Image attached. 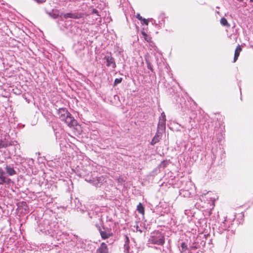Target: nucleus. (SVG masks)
<instances>
[{
	"label": "nucleus",
	"mask_w": 253,
	"mask_h": 253,
	"mask_svg": "<svg viewBox=\"0 0 253 253\" xmlns=\"http://www.w3.org/2000/svg\"><path fill=\"white\" fill-rule=\"evenodd\" d=\"M160 119H163V120H166V115H165V114L164 112H162L161 113V116L160 117Z\"/></svg>",
	"instance_id": "aec40b11"
},
{
	"label": "nucleus",
	"mask_w": 253,
	"mask_h": 253,
	"mask_svg": "<svg viewBox=\"0 0 253 253\" xmlns=\"http://www.w3.org/2000/svg\"><path fill=\"white\" fill-rule=\"evenodd\" d=\"M220 23L223 26L229 27L230 25L228 24L227 20L225 18H222L220 20Z\"/></svg>",
	"instance_id": "2eb2a0df"
},
{
	"label": "nucleus",
	"mask_w": 253,
	"mask_h": 253,
	"mask_svg": "<svg viewBox=\"0 0 253 253\" xmlns=\"http://www.w3.org/2000/svg\"><path fill=\"white\" fill-rule=\"evenodd\" d=\"M136 18H137L138 20H141H141H142V19H143V18L142 17V16H140V14H139V13H137V14H136Z\"/></svg>",
	"instance_id": "4be33fe9"
},
{
	"label": "nucleus",
	"mask_w": 253,
	"mask_h": 253,
	"mask_svg": "<svg viewBox=\"0 0 253 253\" xmlns=\"http://www.w3.org/2000/svg\"><path fill=\"white\" fill-rule=\"evenodd\" d=\"M122 81V78H121L116 79L114 81V85H116L117 84L121 83Z\"/></svg>",
	"instance_id": "a211bd4d"
},
{
	"label": "nucleus",
	"mask_w": 253,
	"mask_h": 253,
	"mask_svg": "<svg viewBox=\"0 0 253 253\" xmlns=\"http://www.w3.org/2000/svg\"><path fill=\"white\" fill-rule=\"evenodd\" d=\"M164 164H165V162H162V163H161V166H163V167H165V165H164Z\"/></svg>",
	"instance_id": "cd10ccee"
},
{
	"label": "nucleus",
	"mask_w": 253,
	"mask_h": 253,
	"mask_svg": "<svg viewBox=\"0 0 253 253\" xmlns=\"http://www.w3.org/2000/svg\"><path fill=\"white\" fill-rule=\"evenodd\" d=\"M5 147V144L0 140V148Z\"/></svg>",
	"instance_id": "b1692460"
},
{
	"label": "nucleus",
	"mask_w": 253,
	"mask_h": 253,
	"mask_svg": "<svg viewBox=\"0 0 253 253\" xmlns=\"http://www.w3.org/2000/svg\"><path fill=\"white\" fill-rule=\"evenodd\" d=\"M166 120L159 119L158 124L157 130L158 131L163 132L166 129Z\"/></svg>",
	"instance_id": "6e6552de"
},
{
	"label": "nucleus",
	"mask_w": 253,
	"mask_h": 253,
	"mask_svg": "<svg viewBox=\"0 0 253 253\" xmlns=\"http://www.w3.org/2000/svg\"><path fill=\"white\" fill-rule=\"evenodd\" d=\"M141 23L142 24H145L146 25H148V20L143 18L142 20H141Z\"/></svg>",
	"instance_id": "6ab92c4d"
},
{
	"label": "nucleus",
	"mask_w": 253,
	"mask_h": 253,
	"mask_svg": "<svg viewBox=\"0 0 253 253\" xmlns=\"http://www.w3.org/2000/svg\"><path fill=\"white\" fill-rule=\"evenodd\" d=\"M10 182L11 179L5 176L4 171L0 168V185H3L5 183L9 184Z\"/></svg>",
	"instance_id": "20e7f679"
},
{
	"label": "nucleus",
	"mask_w": 253,
	"mask_h": 253,
	"mask_svg": "<svg viewBox=\"0 0 253 253\" xmlns=\"http://www.w3.org/2000/svg\"><path fill=\"white\" fill-rule=\"evenodd\" d=\"M92 18L94 22H101L100 15H99L98 11L95 9H92L91 11Z\"/></svg>",
	"instance_id": "0eeeda50"
},
{
	"label": "nucleus",
	"mask_w": 253,
	"mask_h": 253,
	"mask_svg": "<svg viewBox=\"0 0 253 253\" xmlns=\"http://www.w3.org/2000/svg\"><path fill=\"white\" fill-rule=\"evenodd\" d=\"M141 33L144 36L145 40L149 42L150 41V37H149L144 31H142Z\"/></svg>",
	"instance_id": "f3484780"
},
{
	"label": "nucleus",
	"mask_w": 253,
	"mask_h": 253,
	"mask_svg": "<svg viewBox=\"0 0 253 253\" xmlns=\"http://www.w3.org/2000/svg\"><path fill=\"white\" fill-rule=\"evenodd\" d=\"M126 243L124 245V249H125L124 252L126 253H129V252H128V249H129L128 242H129V239H128V238L127 236L126 237Z\"/></svg>",
	"instance_id": "4468645a"
},
{
	"label": "nucleus",
	"mask_w": 253,
	"mask_h": 253,
	"mask_svg": "<svg viewBox=\"0 0 253 253\" xmlns=\"http://www.w3.org/2000/svg\"><path fill=\"white\" fill-rule=\"evenodd\" d=\"M96 227L99 230L102 239H106L113 236V233L111 229L105 228L104 227L102 229L100 226L97 225H96Z\"/></svg>",
	"instance_id": "f03ea898"
},
{
	"label": "nucleus",
	"mask_w": 253,
	"mask_h": 253,
	"mask_svg": "<svg viewBox=\"0 0 253 253\" xmlns=\"http://www.w3.org/2000/svg\"><path fill=\"white\" fill-rule=\"evenodd\" d=\"M149 242L153 244L163 245L165 243L164 236L161 232H154L150 236Z\"/></svg>",
	"instance_id": "f257e3e1"
},
{
	"label": "nucleus",
	"mask_w": 253,
	"mask_h": 253,
	"mask_svg": "<svg viewBox=\"0 0 253 253\" xmlns=\"http://www.w3.org/2000/svg\"><path fill=\"white\" fill-rule=\"evenodd\" d=\"M137 210L139 213H144V208L141 203H139V205L137 206Z\"/></svg>",
	"instance_id": "dca6fc26"
},
{
	"label": "nucleus",
	"mask_w": 253,
	"mask_h": 253,
	"mask_svg": "<svg viewBox=\"0 0 253 253\" xmlns=\"http://www.w3.org/2000/svg\"><path fill=\"white\" fill-rule=\"evenodd\" d=\"M35 1H36L38 3H42L44 1V0H35Z\"/></svg>",
	"instance_id": "a878e982"
},
{
	"label": "nucleus",
	"mask_w": 253,
	"mask_h": 253,
	"mask_svg": "<svg viewBox=\"0 0 253 253\" xmlns=\"http://www.w3.org/2000/svg\"><path fill=\"white\" fill-rule=\"evenodd\" d=\"M58 115L59 118L63 122L65 119L66 117H68V115L70 113L65 108H59L58 111Z\"/></svg>",
	"instance_id": "423d86ee"
},
{
	"label": "nucleus",
	"mask_w": 253,
	"mask_h": 253,
	"mask_svg": "<svg viewBox=\"0 0 253 253\" xmlns=\"http://www.w3.org/2000/svg\"><path fill=\"white\" fill-rule=\"evenodd\" d=\"M22 204L23 205L24 209L25 211H26L28 207H27V206L26 205V203L25 202L22 203Z\"/></svg>",
	"instance_id": "5701e85b"
},
{
	"label": "nucleus",
	"mask_w": 253,
	"mask_h": 253,
	"mask_svg": "<svg viewBox=\"0 0 253 253\" xmlns=\"http://www.w3.org/2000/svg\"><path fill=\"white\" fill-rule=\"evenodd\" d=\"M181 248H182V250L184 251L187 248V246L185 244V243H182L181 245Z\"/></svg>",
	"instance_id": "412c9836"
},
{
	"label": "nucleus",
	"mask_w": 253,
	"mask_h": 253,
	"mask_svg": "<svg viewBox=\"0 0 253 253\" xmlns=\"http://www.w3.org/2000/svg\"><path fill=\"white\" fill-rule=\"evenodd\" d=\"M242 50V48L240 46V45H238L237 48H236V50L235 51V54H234V60L233 62H235L236 60H237L239 55L240 53Z\"/></svg>",
	"instance_id": "ddd939ff"
},
{
	"label": "nucleus",
	"mask_w": 253,
	"mask_h": 253,
	"mask_svg": "<svg viewBox=\"0 0 253 253\" xmlns=\"http://www.w3.org/2000/svg\"><path fill=\"white\" fill-rule=\"evenodd\" d=\"M61 17L67 18H73V19H79L82 17V14L79 13H61Z\"/></svg>",
	"instance_id": "39448f33"
},
{
	"label": "nucleus",
	"mask_w": 253,
	"mask_h": 253,
	"mask_svg": "<svg viewBox=\"0 0 253 253\" xmlns=\"http://www.w3.org/2000/svg\"><path fill=\"white\" fill-rule=\"evenodd\" d=\"M51 16H52L53 18L55 19V18H56L58 16V14H53L51 15Z\"/></svg>",
	"instance_id": "393cba45"
},
{
	"label": "nucleus",
	"mask_w": 253,
	"mask_h": 253,
	"mask_svg": "<svg viewBox=\"0 0 253 253\" xmlns=\"http://www.w3.org/2000/svg\"><path fill=\"white\" fill-rule=\"evenodd\" d=\"M105 59L107 62V66H111L113 68H115L116 66L114 58L111 56H106Z\"/></svg>",
	"instance_id": "1a4fd4ad"
},
{
	"label": "nucleus",
	"mask_w": 253,
	"mask_h": 253,
	"mask_svg": "<svg viewBox=\"0 0 253 253\" xmlns=\"http://www.w3.org/2000/svg\"><path fill=\"white\" fill-rule=\"evenodd\" d=\"M6 173L10 176H12L16 174L14 169L9 166H6L5 168Z\"/></svg>",
	"instance_id": "f8f14e48"
},
{
	"label": "nucleus",
	"mask_w": 253,
	"mask_h": 253,
	"mask_svg": "<svg viewBox=\"0 0 253 253\" xmlns=\"http://www.w3.org/2000/svg\"><path fill=\"white\" fill-rule=\"evenodd\" d=\"M63 122H64L70 127H75L78 125L77 121L72 116L70 113L69 114L68 117H66Z\"/></svg>",
	"instance_id": "7ed1b4c3"
},
{
	"label": "nucleus",
	"mask_w": 253,
	"mask_h": 253,
	"mask_svg": "<svg viewBox=\"0 0 253 253\" xmlns=\"http://www.w3.org/2000/svg\"><path fill=\"white\" fill-rule=\"evenodd\" d=\"M96 253H108V249L105 243H102L100 247L96 250Z\"/></svg>",
	"instance_id": "9d476101"
},
{
	"label": "nucleus",
	"mask_w": 253,
	"mask_h": 253,
	"mask_svg": "<svg viewBox=\"0 0 253 253\" xmlns=\"http://www.w3.org/2000/svg\"><path fill=\"white\" fill-rule=\"evenodd\" d=\"M161 135H162V132L158 131L157 130V132L156 133L155 136L153 137V139L152 140V141L151 142V145H154L157 142H158L161 138Z\"/></svg>",
	"instance_id": "9b49d317"
},
{
	"label": "nucleus",
	"mask_w": 253,
	"mask_h": 253,
	"mask_svg": "<svg viewBox=\"0 0 253 253\" xmlns=\"http://www.w3.org/2000/svg\"><path fill=\"white\" fill-rule=\"evenodd\" d=\"M147 67L149 69H150V70H152V68H151V65L150 63H147Z\"/></svg>",
	"instance_id": "bb28decb"
}]
</instances>
